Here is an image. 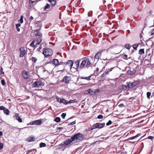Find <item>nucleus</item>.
I'll return each mask as SVG.
<instances>
[{
	"instance_id": "obj_1",
	"label": "nucleus",
	"mask_w": 154,
	"mask_h": 154,
	"mask_svg": "<svg viewBox=\"0 0 154 154\" xmlns=\"http://www.w3.org/2000/svg\"><path fill=\"white\" fill-rule=\"evenodd\" d=\"M84 137V135L83 134L78 132L75 134L71 137L65 140L64 141L63 144H65L66 146H68L73 142L75 143L79 142L82 141Z\"/></svg>"
},
{
	"instance_id": "obj_2",
	"label": "nucleus",
	"mask_w": 154,
	"mask_h": 154,
	"mask_svg": "<svg viewBox=\"0 0 154 154\" xmlns=\"http://www.w3.org/2000/svg\"><path fill=\"white\" fill-rule=\"evenodd\" d=\"M105 124V123H96L92 125V126L91 127V129L92 130L96 128H102L104 126Z\"/></svg>"
},
{
	"instance_id": "obj_3",
	"label": "nucleus",
	"mask_w": 154,
	"mask_h": 154,
	"mask_svg": "<svg viewBox=\"0 0 154 154\" xmlns=\"http://www.w3.org/2000/svg\"><path fill=\"white\" fill-rule=\"evenodd\" d=\"M44 49L43 52L42 54L44 55L45 57L50 56L52 55L53 53V50L51 48H47Z\"/></svg>"
},
{
	"instance_id": "obj_4",
	"label": "nucleus",
	"mask_w": 154,
	"mask_h": 154,
	"mask_svg": "<svg viewBox=\"0 0 154 154\" xmlns=\"http://www.w3.org/2000/svg\"><path fill=\"white\" fill-rule=\"evenodd\" d=\"M44 85V83L42 82L41 80H39L33 82L32 86L34 88H37L39 86Z\"/></svg>"
},
{
	"instance_id": "obj_5",
	"label": "nucleus",
	"mask_w": 154,
	"mask_h": 154,
	"mask_svg": "<svg viewBox=\"0 0 154 154\" xmlns=\"http://www.w3.org/2000/svg\"><path fill=\"white\" fill-rule=\"evenodd\" d=\"M105 51V49L101 50L95 54L94 56V60H96L97 62L99 59L101 57L102 53L104 51Z\"/></svg>"
},
{
	"instance_id": "obj_6",
	"label": "nucleus",
	"mask_w": 154,
	"mask_h": 154,
	"mask_svg": "<svg viewBox=\"0 0 154 154\" xmlns=\"http://www.w3.org/2000/svg\"><path fill=\"white\" fill-rule=\"evenodd\" d=\"M42 123V121L38 119L35 120L34 121H32V122H30V123H28L27 124V125H39L41 124Z\"/></svg>"
},
{
	"instance_id": "obj_7",
	"label": "nucleus",
	"mask_w": 154,
	"mask_h": 154,
	"mask_svg": "<svg viewBox=\"0 0 154 154\" xmlns=\"http://www.w3.org/2000/svg\"><path fill=\"white\" fill-rule=\"evenodd\" d=\"M71 77L70 76H65L63 79L61 80L60 81L61 82H63L66 84H68L71 81Z\"/></svg>"
},
{
	"instance_id": "obj_8",
	"label": "nucleus",
	"mask_w": 154,
	"mask_h": 154,
	"mask_svg": "<svg viewBox=\"0 0 154 154\" xmlns=\"http://www.w3.org/2000/svg\"><path fill=\"white\" fill-rule=\"evenodd\" d=\"M73 63L74 62L72 60H68L66 62L64 63V64H65L66 65H67L69 67L70 69L72 68Z\"/></svg>"
},
{
	"instance_id": "obj_9",
	"label": "nucleus",
	"mask_w": 154,
	"mask_h": 154,
	"mask_svg": "<svg viewBox=\"0 0 154 154\" xmlns=\"http://www.w3.org/2000/svg\"><path fill=\"white\" fill-rule=\"evenodd\" d=\"M40 29L34 30V33H35V35L36 36H41L42 34L41 32H40Z\"/></svg>"
},
{
	"instance_id": "obj_10",
	"label": "nucleus",
	"mask_w": 154,
	"mask_h": 154,
	"mask_svg": "<svg viewBox=\"0 0 154 154\" xmlns=\"http://www.w3.org/2000/svg\"><path fill=\"white\" fill-rule=\"evenodd\" d=\"M19 114L17 113H15V116H14V118L16 119L19 122H22V120L21 118L19 116Z\"/></svg>"
},
{
	"instance_id": "obj_11",
	"label": "nucleus",
	"mask_w": 154,
	"mask_h": 154,
	"mask_svg": "<svg viewBox=\"0 0 154 154\" xmlns=\"http://www.w3.org/2000/svg\"><path fill=\"white\" fill-rule=\"evenodd\" d=\"M22 75L24 79H28L29 74L27 71L25 70H23L22 72Z\"/></svg>"
},
{
	"instance_id": "obj_12",
	"label": "nucleus",
	"mask_w": 154,
	"mask_h": 154,
	"mask_svg": "<svg viewBox=\"0 0 154 154\" xmlns=\"http://www.w3.org/2000/svg\"><path fill=\"white\" fill-rule=\"evenodd\" d=\"M140 82L139 80L134 81V82L131 83V87H132V88H134L137 85H138Z\"/></svg>"
},
{
	"instance_id": "obj_13",
	"label": "nucleus",
	"mask_w": 154,
	"mask_h": 154,
	"mask_svg": "<svg viewBox=\"0 0 154 154\" xmlns=\"http://www.w3.org/2000/svg\"><path fill=\"white\" fill-rule=\"evenodd\" d=\"M80 60H78L75 62L74 65H75V66L73 67V68L76 69H77L79 68V67H80L79 64Z\"/></svg>"
},
{
	"instance_id": "obj_14",
	"label": "nucleus",
	"mask_w": 154,
	"mask_h": 154,
	"mask_svg": "<svg viewBox=\"0 0 154 154\" xmlns=\"http://www.w3.org/2000/svg\"><path fill=\"white\" fill-rule=\"evenodd\" d=\"M52 62L55 66L56 67L59 66V61L58 59L54 58Z\"/></svg>"
},
{
	"instance_id": "obj_15",
	"label": "nucleus",
	"mask_w": 154,
	"mask_h": 154,
	"mask_svg": "<svg viewBox=\"0 0 154 154\" xmlns=\"http://www.w3.org/2000/svg\"><path fill=\"white\" fill-rule=\"evenodd\" d=\"M89 94L93 95V91L90 88L88 89L85 91L84 92V94Z\"/></svg>"
},
{
	"instance_id": "obj_16",
	"label": "nucleus",
	"mask_w": 154,
	"mask_h": 154,
	"mask_svg": "<svg viewBox=\"0 0 154 154\" xmlns=\"http://www.w3.org/2000/svg\"><path fill=\"white\" fill-rule=\"evenodd\" d=\"M35 140V137L34 136H32L27 138L26 140L27 141L30 142H31Z\"/></svg>"
},
{
	"instance_id": "obj_17",
	"label": "nucleus",
	"mask_w": 154,
	"mask_h": 154,
	"mask_svg": "<svg viewBox=\"0 0 154 154\" xmlns=\"http://www.w3.org/2000/svg\"><path fill=\"white\" fill-rule=\"evenodd\" d=\"M86 63V61L85 60H82L80 66L79 67V69H81L83 68L85 65Z\"/></svg>"
},
{
	"instance_id": "obj_18",
	"label": "nucleus",
	"mask_w": 154,
	"mask_h": 154,
	"mask_svg": "<svg viewBox=\"0 0 154 154\" xmlns=\"http://www.w3.org/2000/svg\"><path fill=\"white\" fill-rule=\"evenodd\" d=\"M119 88L120 90L122 89L123 90H126L127 89L126 85H122L120 86L119 87Z\"/></svg>"
},
{
	"instance_id": "obj_19",
	"label": "nucleus",
	"mask_w": 154,
	"mask_h": 154,
	"mask_svg": "<svg viewBox=\"0 0 154 154\" xmlns=\"http://www.w3.org/2000/svg\"><path fill=\"white\" fill-rule=\"evenodd\" d=\"M136 70L135 69H133L132 71H131L130 70H128L127 72V73L128 74L133 75L134 74L136 73Z\"/></svg>"
},
{
	"instance_id": "obj_20",
	"label": "nucleus",
	"mask_w": 154,
	"mask_h": 154,
	"mask_svg": "<svg viewBox=\"0 0 154 154\" xmlns=\"http://www.w3.org/2000/svg\"><path fill=\"white\" fill-rule=\"evenodd\" d=\"M20 51H21V48L20 49ZM26 53V51L25 50H23L22 51H21L20 52V57H21L23 56Z\"/></svg>"
},
{
	"instance_id": "obj_21",
	"label": "nucleus",
	"mask_w": 154,
	"mask_h": 154,
	"mask_svg": "<svg viewBox=\"0 0 154 154\" xmlns=\"http://www.w3.org/2000/svg\"><path fill=\"white\" fill-rule=\"evenodd\" d=\"M93 75V74H91L88 77H81V79H86L88 80H91V76Z\"/></svg>"
},
{
	"instance_id": "obj_22",
	"label": "nucleus",
	"mask_w": 154,
	"mask_h": 154,
	"mask_svg": "<svg viewBox=\"0 0 154 154\" xmlns=\"http://www.w3.org/2000/svg\"><path fill=\"white\" fill-rule=\"evenodd\" d=\"M138 53L140 55H142L144 54V49H140Z\"/></svg>"
},
{
	"instance_id": "obj_23",
	"label": "nucleus",
	"mask_w": 154,
	"mask_h": 154,
	"mask_svg": "<svg viewBox=\"0 0 154 154\" xmlns=\"http://www.w3.org/2000/svg\"><path fill=\"white\" fill-rule=\"evenodd\" d=\"M100 91L99 89H96L94 91H93V95L97 94V93H100Z\"/></svg>"
},
{
	"instance_id": "obj_24",
	"label": "nucleus",
	"mask_w": 154,
	"mask_h": 154,
	"mask_svg": "<svg viewBox=\"0 0 154 154\" xmlns=\"http://www.w3.org/2000/svg\"><path fill=\"white\" fill-rule=\"evenodd\" d=\"M60 118L59 117H56L54 119V121L57 122H60Z\"/></svg>"
},
{
	"instance_id": "obj_25",
	"label": "nucleus",
	"mask_w": 154,
	"mask_h": 154,
	"mask_svg": "<svg viewBox=\"0 0 154 154\" xmlns=\"http://www.w3.org/2000/svg\"><path fill=\"white\" fill-rule=\"evenodd\" d=\"M4 113L7 115H9V110L8 109H6L5 108L3 110Z\"/></svg>"
},
{
	"instance_id": "obj_26",
	"label": "nucleus",
	"mask_w": 154,
	"mask_h": 154,
	"mask_svg": "<svg viewBox=\"0 0 154 154\" xmlns=\"http://www.w3.org/2000/svg\"><path fill=\"white\" fill-rule=\"evenodd\" d=\"M46 146V144L45 143L41 142L39 144V147L40 148L44 147Z\"/></svg>"
},
{
	"instance_id": "obj_27",
	"label": "nucleus",
	"mask_w": 154,
	"mask_h": 154,
	"mask_svg": "<svg viewBox=\"0 0 154 154\" xmlns=\"http://www.w3.org/2000/svg\"><path fill=\"white\" fill-rule=\"evenodd\" d=\"M50 5L48 3H47L46 4V5L44 9L45 10L47 9H49L50 8Z\"/></svg>"
},
{
	"instance_id": "obj_28",
	"label": "nucleus",
	"mask_w": 154,
	"mask_h": 154,
	"mask_svg": "<svg viewBox=\"0 0 154 154\" xmlns=\"http://www.w3.org/2000/svg\"><path fill=\"white\" fill-rule=\"evenodd\" d=\"M1 83L4 86H5L6 85V82H5V80L3 78H2L1 80Z\"/></svg>"
},
{
	"instance_id": "obj_29",
	"label": "nucleus",
	"mask_w": 154,
	"mask_h": 154,
	"mask_svg": "<svg viewBox=\"0 0 154 154\" xmlns=\"http://www.w3.org/2000/svg\"><path fill=\"white\" fill-rule=\"evenodd\" d=\"M132 47L134 50H137V48L138 47V45L136 44H134L133 45Z\"/></svg>"
},
{
	"instance_id": "obj_30",
	"label": "nucleus",
	"mask_w": 154,
	"mask_h": 154,
	"mask_svg": "<svg viewBox=\"0 0 154 154\" xmlns=\"http://www.w3.org/2000/svg\"><path fill=\"white\" fill-rule=\"evenodd\" d=\"M125 48L128 49H130L131 46L129 44H126L125 46Z\"/></svg>"
},
{
	"instance_id": "obj_31",
	"label": "nucleus",
	"mask_w": 154,
	"mask_h": 154,
	"mask_svg": "<svg viewBox=\"0 0 154 154\" xmlns=\"http://www.w3.org/2000/svg\"><path fill=\"white\" fill-rule=\"evenodd\" d=\"M31 60L34 63H35L37 60V58L35 57H32Z\"/></svg>"
},
{
	"instance_id": "obj_32",
	"label": "nucleus",
	"mask_w": 154,
	"mask_h": 154,
	"mask_svg": "<svg viewBox=\"0 0 154 154\" xmlns=\"http://www.w3.org/2000/svg\"><path fill=\"white\" fill-rule=\"evenodd\" d=\"M151 93L149 92H148L146 93V96L149 99L151 97Z\"/></svg>"
},
{
	"instance_id": "obj_33",
	"label": "nucleus",
	"mask_w": 154,
	"mask_h": 154,
	"mask_svg": "<svg viewBox=\"0 0 154 154\" xmlns=\"http://www.w3.org/2000/svg\"><path fill=\"white\" fill-rule=\"evenodd\" d=\"M127 85H126V87L127 88V89H128L130 88H132V87H131V83H129L128 82L127 83Z\"/></svg>"
},
{
	"instance_id": "obj_34",
	"label": "nucleus",
	"mask_w": 154,
	"mask_h": 154,
	"mask_svg": "<svg viewBox=\"0 0 154 154\" xmlns=\"http://www.w3.org/2000/svg\"><path fill=\"white\" fill-rule=\"evenodd\" d=\"M39 40L41 41L42 42V37H37L36 39L35 40V42H39Z\"/></svg>"
},
{
	"instance_id": "obj_35",
	"label": "nucleus",
	"mask_w": 154,
	"mask_h": 154,
	"mask_svg": "<svg viewBox=\"0 0 154 154\" xmlns=\"http://www.w3.org/2000/svg\"><path fill=\"white\" fill-rule=\"evenodd\" d=\"M56 3V2L55 0H53L51 3V4L52 6L55 5Z\"/></svg>"
},
{
	"instance_id": "obj_36",
	"label": "nucleus",
	"mask_w": 154,
	"mask_h": 154,
	"mask_svg": "<svg viewBox=\"0 0 154 154\" xmlns=\"http://www.w3.org/2000/svg\"><path fill=\"white\" fill-rule=\"evenodd\" d=\"M35 42V40H33L32 41L31 43L30 44V45L31 46L33 47L34 46H35L34 44Z\"/></svg>"
},
{
	"instance_id": "obj_37",
	"label": "nucleus",
	"mask_w": 154,
	"mask_h": 154,
	"mask_svg": "<svg viewBox=\"0 0 154 154\" xmlns=\"http://www.w3.org/2000/svg\"><path fill=\"white\" fill-rule=\"evenodd\" d=\"M0 72H1L0 74H4L5 72L3 71V69L1 66H0Z\"/></svg>"
},
{
	"instance_id": "obj_38",
	"label": "nucleus",
	"mask_w": 154,
	"mask_h": 154,
	"mask_svg": "<svg viewBox=\"0 0 154 154\" xmlns=\"http://www.w3.org/2000/svg\"><path fill=\"white\" fill-rule=\"evenodd\" d=\"M76 102V100L75 99L73 100H70L69 101H68V103H74Z\"/></svg>"
},
{
	"instance_id": "obj_39",
	"label": "nucleus",
	"mask_w": 154,
	"mask_h": 154,
	"mask_svg": "<svg viewBox=\"0 0 154 154\" xmlns=\"http://www.w3.org/2000/svg\"><path fill=\"white\" fill-rule=\"evenodd\" d=\"M112 123V122L111 120H109V121L106 123V126L110 125Z\"/></svg>"
},
{
	"instance_id": "obj_40",
	"label": "nucleus",
	"mask_w": 154,
	"mask_h": 154,
	"mask_svg": "<svg viewBox=\"0 0 154 154\" xmlns=\"http://www.w3.org/2000/svg\"><path fill=\"white\" fill-rule=\"evenodd\" d=\"M123 57H124V59L125 60H128V59L130 58V57H129L127 58L128 55L126 54H124L123 55Z\"/></svg>"
},
{
	"instance_id": "obj_41",
	"label": "nucleus",
	"mask_w": 154,
	"mask_h": 154,
	"mask_svg": "<svg viewBox=\"0 0 154 154\" xmlns=\"http://www.w3.org/2000/svg\"><path fill=\"white\" fill-rule=\"evenodd\" d=\"M150 34V35H152L154 34V28L153 29L151 30L150 32H149V34Z\"/></svg>"
},
{
	"instance_id": "obj_42",
	"label": "nucleus",
	"mask_w": 154,
	"mask_h": 154,
	"mask_svg": "<svg viewBox=\"0 0 154 154\" xmlns=\"http://www.w3.org/2000/svg\"><path fill=\"white\" fill-rule=\"evenodd\" d=\"M86 61H87V65H89L91 64V63L90 61L88 59H87Z\"/></svg>"
},
{
	"instance_id": "obj_43",
	"label": "nucleus",
	"mask_w": 154,
	"mask_h": 154,
	"mask_svg": "<svg viewBox=\"0 0 154 154\" xmlns=\"http://www.w3.org/2000/svg\"><path fill=\"white\" fill-rule=\"evenodd\" d=\"M75 121H73V122L69 123L68 125L69 126V125H74V124H75Z\"/></svg>"
},
{
	"instance_id": "obj_44",
	"label": "nucleus",
	"mask_w": 154,
	"mask_h": 154,
	"mask_svg": "<svg viewBox=\"0 0 154 154\" xmlns=\"http://www.w3.org/2000/svg\"><path fill=\"white\" fill-rule=\"evenodd\" d=\"M66 113H63L61 115V117L63 119H64L65 118V116H66Z\"/></svg>"
},
{
	"instance_id": "obj_45",
	"label": "nucleus",
	"mask_w": 154,
	"mask_h": 154,
	"mask_svg": "<svg viewBox=\"0 0 154 154\" xmlns=\"http://www.w3.org/2000/svg\"><path fill=\"white\" fill-rule=\"evenodd\" d=\"M136 137H135V136H133L132 137H130L127 140H133Z\"/></svg>"
},
{
	"instance_id": "obj_46",
	"label": "nucleus",
	"mask_w": 154,
	"mask_h": 154,
	"mask_svg": "<svg viewBox=\"0 0 154 154\" xmlns=\"http://www.w3.org/2000/svg\"><path fill=\"white\" fill-rule=\"evenodd\" d=\"M103 118V116L102 115H99L97 117V118L99 119H102Z\"/></svg>"
},
{
	"instance_id": "obj_47",
	"label": "nucleus",
	"mask_w": 154,
	"mask_h": 154,
	"mask_svg": "<svg viewBox=\"0 0 154 154\" xmlns=\"http://www.w3.org/2000/svg\"><path fill=\"white\" fill-rule=\"evenodd\" d=\"M92 11H90L88 12V16H92Z\"/></svg>"
},
{
	"instance_id": "obj_48",
	"label": "nucleus",
	"mask_w": 154,
	"mask_h": 154,
	"mask_svg": "<svg viewBox=\"0 0 154 154\" xmlns=\"http://www.w3.org/2000/svg\"><path fill=\"white\" fill-rule=\"evenodd\" d=\"M3 143L0 142V150L2 149L3 148Z\"/></svg>"
},
{
	"instance_id": "obj_49",
	"label": "nucleus",
	"mask_w": 154,
	"mask_h": 154,
	"mask_svg": "<svg viewBox=\"0 0 154 154\" xmlns=\"http://www.w3.org/2000/svg\"><path fill=\"white\" fill-rule=\"evenodd\" d=\"M154 138V137L152 136H149L147 138V139H150L151 140H152Z\"/></svg>"
},
{
	"instance_id": "obj_50",
	"label": "nucleus",
	"mask_w": 154,
	"mask_h": 154,
	"mask_svg": "<svg viewBox=\"0 0 154 154\" xmlns=\"http://www.w3.org/2000/svg\"><path fill=\"white\" fill-rule=\"evenodd\" d=\"M35 69H36V74H37H37L38 73V68H39V67H38V66H36L35 67Z\"/></svg>"
},
{
	"instance_id": "obj_51",
	"label": "nucleus",
	"mask_w": 154,
	"mask_h": 154,
	"mask_svg": "<svg viewBox=\"0 0 154 154\" xmlns=\"http://www.w3.org/2000/svg\"><path fill=\"white\" fill-rule=\"evenodd\" d=\"M64 98H62V99H61L60 100V101H59V102L60 103H63V102H64Z\"/></svg>"
},
{
	"instance_id": "obj_52",
	"label": "nucleus",
	"mask_w": 154,
	"mask_h": 154,
	"mask_svg": "<svg viewBox=\"0 0 154 154\" xmlns=\"http://www.w3.org/2000/svg\"><path fill=\"white\" fill-rule=\"evenodd\" d=\"M43 44V43H42L41 44V46L37 49L38 51H39L40 50H41L42 48V47H41L42 45Z\"/></svg>"
},
{
	"instance_id": "obj_53",
	"label": "nucleus",
	"mask_w": 154,
	"mask_h": 154,
	"mask_svg": "<svg viewBox=\"0 0 154 154\" xmlns=\"http://www.w3.org/2000/svg\"><path fill=\"white\" fill-rule=\"evenodd\" d=\"M5 107L3 106H0V110H3L5 109Z\"/></svg>"
},
{
	"instance_id": "obj_54",
	"label": "nucleus",
	"mask_w": 154,
	"mask_h": 154,
	"mask_svg": "<svg viewBox=\"0 0 154 154\" xmlns=\"http://www.w3.org/2000/svg\"><path fill=\"white\" fill-rule=\"evenodd\" d=\"M68 102V101H67L66 100H65V99H64L63 103H64V104H65V105H66V104H67L68 103H69Z\"/></svg>"
},
{
	"instance_id": "obj_55",
	"label": "nucleus",
	"mask_w": 154,
	"mask_h": 154,
	"mask_svg": "<svg viewBox=\"0 0 154 154\" xmlns=\"http://www.w3.org/2000/svg\"><path fill=\"white\" fill-rule=\"evenodd\" d=\"M18 22H20L21 23H23V20L22 19H20L18 20Z\"/></svg>"
},
{
	"instance_id": "obj_56",
	"label": "nucleus",
	"mask_w": 154,
	"mask_h": 154,
	"mask_svg": "<svg viewBox=\"0 0 154 154\" xmlns=\"http://www.w3.org/2000/svg\"><path fill=\"white\" fill-rule=\"evenodd\" d=\"M119 106L120 107H123L124 106V105L123 103H121L119 105Z\"/></svg>"
},
{
	"instance_id": "obj_57",
	"label": "nucleus",
	"mask_w": 154,
	"mask_h": 154,
	"mask_svg": "<svg viewBox=\"0 0 154 154\" xmlns=\"http://www.w3.org/2000/svg\"><path fill=\"white\" fill-rule=\"evenodd\" d=\"M21 26V24L20 23H18L15 24V26H17L18 27H20Z\"/></svg>"
},
{
	"instance_id": "obj_58",
	"label": "nucleus",
	"mask_w": 154,
	"mask_h": 154,
	"mask_svg": "<svg viewBox=\"0 0 154 154\" xmlns=\"http://www.w3.org/2000/svg\"><path fill=\"white\" fill-rule=\"evenodd\" d=\"M15 28H16V30H17V31L18 32L20 31V28L19 27H17V26H15Z\"/></svg>"
},
{
	"instance_id": "obj_59",
	"label": "nucleus",
	"mask_w": 154,
	"mask_h": 154,
	"mask_svg": "<svg viewBox=\"0 0 154 154\" xmlns=\"http://www.w3.org/2000/svg\"><path fill=\"white\" fill-rule=\"evenodd\" d=\"M41 69H42V70H43V72H45L46 71V70L45 69V68H44V66H42L41 68Z\"/></svg>"
},
{
	"instance_id": "obj_60",
	"label": "nucleus",
	"mask_w": 154,
	"mask_h": 154,
	"mask_svg": "<svg viewBox=\"0 0 154 154\" xmlns=\"http://www.w3.org/2000/svg\"><path fill=\"white\" fill-rule=\"evenodd\" d=\"M36 0H29V2L32 3H33L36 1Z\"/></svg>"
},
{
	"instance_id": "obj_61",
	"label": "nucleus",
	"mask_w": 154,
	"mask_h": 154,
	"mask_svg": "<svg viewBox=\"0 0 154 154\" xmlns=\"http://www.w3.org/2000/svg\"><path fill=\"white\" fill-rule=\"evenodd\" d=\"M56 98L57 99V101L59 102L60 100V99L57 96L56 97Z\"/></svg>"
},
{
	"instance_id": "obj_62",
	"label": "nucleus",
	"mask_w": 154,
	"mask_h": 154,
	"mask_svg": "<svg viewBox=\"0 0 154 154\" xmlns=\"http://www.w3.org/2000/svg\"><path fill=\"white\" fill-rule=\"evenodd\" d=\"M64 141L63 142H62L61 143L59 144L58 145L59 146H62L63 145H65V144H63Z\"/></svg>"
},
{
	"instance_id": "obj_63",
	"label": "nucleus",
	"mask_w": 154,
	"mask_h": 154,
	"mask_svg": "<svg viewBox=\"0 0 154 154\" xmlns=\"http://www.w3.org/2000/svg\"><path fill=\"white\" fill-rule=\"evenodd\" d=\"M33 17L31 16L30 17V18H29V20L30 21H31V20H33Z\"/></svg>"
},
{
	"instance_id": "obj_64",
	"label": "nucleus",
	"mask_w": 154,
	"mask_h": 154,
	"mask_svg": "<svg viewBox=\"0 0 154 154\" xmlns=\"http://www.w3.org/2000/svg\"><path fill=\"white\" fill-rule=\"evenodd\" d=\"M37 42V43H36V45H37L39 44L41 42V41H39V42Z\"/></svg>"
}]
</instances>
